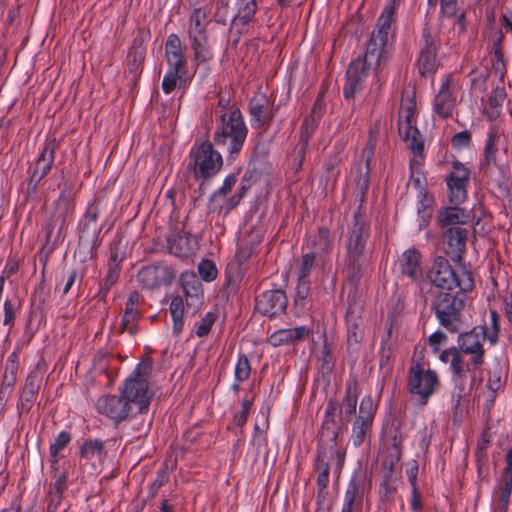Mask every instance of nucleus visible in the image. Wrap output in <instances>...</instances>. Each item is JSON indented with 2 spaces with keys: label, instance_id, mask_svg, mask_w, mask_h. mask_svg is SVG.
I'll use <instances>...</instances> for the list:
<instances>
[{
  "label": "nucleus",
  "instance_id": "nucleus-5",
  "mask_svg": "<svg viewBox=\"0 0 512 512\" xmlns=\"http://www.w3.org/2000/svg\"><path fill=\"white\" fill-rule=\"evenodd\" d=\"M429 279L435 286L444 290L459 288L462 292H467L474 287L470 271L465 268L452 270L448 260L441 256L435 258L429 272Z\"/></svg>",
  "mask_w": 512,
  "mask_h": 512
},
{
  "label": "nucleus",
  "instance_id": "nucleus-15",
  "mask_svg": "<svg viewBox=\"0 0 512 512\" xmlns=\"http://www.w3.org/2000/svg\"><path fill=\"white\" fill-rule=\"evenodd\" d=\"M485 339L477 329L462 333L458 336L457 343L462 353L470 355L471 363L483 364L485 350L483 347Z\"/></svg>",
  "mask_w": 512,
  "mask_h": 512
},
{
  "label": "nucleus",
  "instance_id": "nucleus-27",
  "mask_svg": "<svg viewBox=\"0 0 512 512\" xmlns=\"http://www.w3.org/2000/svg\"><path fill=\"white\" fill-rule=\"evenodd\" d=\"M171 253L178 257H187L196 249V240L185 233H177L169 240Z\"/></svg>",
  "mask_w": 512,
  "mask_h": 512
},
{
  "label": "nucleus",
  "instance_id": "nucleus-13",
  "mask_svg": "<svg viewBox=\"0 0 512 512\" xmlns=\"http://www.w3.org/2000/svg\"><path fill=\"white\" fill-rule=\"evenodd\" d=\"M128 404L129 402H126L122 394L120 396L104 395L97 400L96 409L113 422L119 423L136 415Z\"/></svg>",
  "mask_w": 512,
  "mask_h": 512
},
{
  "label": "nucleus",
  "instance_id": "nucleus-20",
  "mask_svg": "<svg viewBox=\"0 0 512 512\" xmlns=\"http://www.w3.org/2000/svg\"><path fill=\"white\" fill-rule=\"evenodd\" d=\"M55 145V139H48L44 143L31 175V182H35V185L50 171L54 161Z\"/></svg>",
  "mask_w": 512,
  "mask_h": 512
},
{
  "label": "nucleus",
  "instance_id": "nucleus-21",
  "mask_svg": "<svg viewBox=\"0 0 512 512\" xmlns=\"http://www.w3.org/2000/svg\"><path fill=\"white\" fill-rule=\"evenodd\" d=\"M453 390L451 393V406L454 418H461L468 401V389L465 383V373L452 376Z\"/></svg>",
  "mask_w": 512,
  "mask_h": 512
},
{
  "label": "nucleus",
  "instance_id": "nucleus-52",
  "mask_svg": "<svg viewBox=\"0 0 512 512\" xmlns=\"http://www.w3.org/2000/svg\"><path fill=\"white\" fill-rule=\"evenodd\" d=\"M4 308V320L3 324L11 326L16 316L17 308L11 300L6 299L3 305Z\"/></svg>",
  "mask_w": 512,
  "mask_h": 512
},
{
  "label": "nucleus",
  "instance_id": "nucleus-36",
  "mask_svg": "<svg viewBox=\"0 0 512 512\" xmlns=\"http://www.w3.org/2000/svg\"><path fill=\"white\" fill-rule=\"evenodd\" d=\"M268 100L263 95L255 96L250 102V113L255 121L264 123L267 119Z\"/></svg>",
  "mask_w": 512,
  "mask_h": 512
},
{
  "label": "nucleus",
  "instance_id": "nucleus-30",
  "mask_svg": "<svg viewBox=\"0 0 512 512\" xmlns=\"http://www.w3.org/2000/svg\"><path fill=\"white\" fill-rule=\"evenodd\" d=\"M479 333H482L483 338L487 339L491 345H495L499 340L500 326L499 316L495 310H490L489 322L475 327Z\"/></svg>",
  "mask_w": 512,
  "mask_h": 512
},
{
  "label": "nucleus",
  "instance_id": "nucleus-28",
  "mask_svg": "<svg viewBox=\"0 0 512 512\" xmlns=\"http://www.w3.org/2000/svg\"><path fill=\"white\" fill-rule=\"evenodd\" d=\"M470 219V212L459 208L458 205L447 207L441 210L437 216L440 225L465 224Z\"/></svg>",
  "mask_w": 512,
  "mask_h": 512
},
{
  "label": "nucleus",
  "instance_id": "nucleus-16",
  "mask_svg": "<svg viewBox=\"0 0 512 512\" xmlns=\"http://www.w3.org/2000/svg\"><path fill=\"white\" fill-rule=\"evenodd\" d=\"M71 210L72 203L70 196L62 193L55 203V209L51 221L46 226L47 238L49 240L51 238L58 239L61 236L66 224V219L68 218Z\"/></svg>",
  "mask_w": 512,
  "mask_h": 512
},
{
  "label": "nucleus",
  "instance_id": "nucleus-37",
  "mask_svg": "<svg viewBox=\"0 0 512 512\" xmlns=\"http://www.w3.org/2000/svg\"><path fill=\"white\" fill-rule=\"evenodd\" d=\"M138 280L147 288H153L160 284L159 269L156 267L143 268L138 273Z\"/></svg>",
  "mask_w": 512,
  "mask_h": 512
},
{
  "label": "nucleus",
  "instance_id": "nucleus-40",
  "mask_svg": "<svg viewBox=\"0 0 512 512\" xmlns=\"http://www.w3.org/2000/svg\"><path fill=\"white\" fill-rule=\"evenodd\" d=\"M348 323V333H347V341L349 348L357 349L361 340H362V332L359 328V325L355 320H352L351 317L347 318Z\"/></svg>",
  "mask_w": 512,
  "mask_h": 512
},
{
  "label": "nucleus",
  "instance_id": "nucleus-18",
  "mask_svg": "<svg viewBox=\"0 0 512 512\" xmlns=\"http://www.w3.org/2000/svg\"><path fill=\"white\" fill-rule=\"evenodd\" d=\"M180 280L183 292L186 297L187 309H191L192 313H194L202 304V284L196 274L193 272L182 273Z\"/></svg>",
  "mask_w": 512,
  "mask_h": 512
},
{
  "label": "nucleus",
  "instance_id": "nucleus-22",
  "mask_svg": "<svg viewBox=\"0 0 512 512\" xmlns=\"http://www.w3.org/2000/svg\"><path fill=\"white\" fill-rule=\"evenodd\" d=\"M311 330L306 326H299L288 329H279L269 337V343L274 346L294 344L310 334Z\"/></svg>",
  "mask_w": 512,
  "mask_h": 512
},
{
  "label": "nucleus",
  "instance_id": "nucleus-33",
  "mask_svg": "<svg viewBox=\"0 0 512 512\" xmlns=\"http://www.w3.org/2000/svg\"><path fill=\"white\" fill-rule=\"evenodd\" d=\"M237 6V13L233 16L232 19V23L235 26L238 24L244 25L249 22L257 10V4L255 0H239Z\"/></svg>",
  "mask_w": 512,
  "mask_h": 512
},
{
  "label": "nucleus",
  "instance_id": "nucleus-10",
  "mask_svg": "<svg viewBox=\"0 0 512 512\" xmlns=\"http://www.w3.org/2000/svg\"><path fill=\"white\" fill-rule=\"evenodd\" d=\"M470 181L469 169L460 162H454L446 177L448 198L451 204L460 205L467 198V185Z\"/></svg>",
  "mask_w": 512,
  "mask_h": 512
},
{
  "label": "nucleus",
  "instance_id": "nucleus-42",
  "mask_svg": "<svg viewBox=\"0 0 512 512\" xmlns=\"http://www.w3.org/2000/svg\"><path fill=\"white\" fill-rule=\"evenodd\" d=\"M512 493V474L511 473H503L502 475V483L499 487V500L504 508L508 505L510 501V496Z\"/></svg>",
  "mask_w": 512,
  "mask_h": 512
},
{
  "label": "nucleus",
  "instance_id": "nucleus-29",
  "mask_svg": "<svg viewBox=\"0 0 512 512\" xmlns=\"http://www.w3.org/2000/svg\"><path fill=\"white\" fill-rule=\"evenodd\" d=\"M362 496L361 482L356 478L351 479L345 493L342 512H352L360 507Z\"/></svg>",
  "mask_w": 512,
  "mask_h": 512
},
{
  "label": "nucleus",
  "instance_id": "nucleus-60",
  "mask_svg": "<svg viewBox=\"0 0 512 512\" xmlns=\"http://www.w3.org/2000/svg\"><path fill=\"white\" fill-rule=\"evenodd\" d=\"M446 336L441 332H435L429 337V345L431 346L434 353H437L440 346L445 342Z\"/></svg>",
  "mask_w": 512,
  "mask_h": 512
},
{
  "label": "nucleus",
  "instance_id": "nucleus-25",
  "mask_svg": "<svg viewBox=\"0 0 512 512\" xmlns=\"http://www.w3.org/2000/svg\"><path fill=\"white\" fill-rule=\"evenodd\" d=\"M139 301V294L137 292H132L125 304V311L121 321V329L122 331L129 332L131 335L135 333L134 323L139 318Z\"/></svg>",
  "mask_w": 512,
  "mask_h": 512
},
{
  "label": "nucleus",
  "instance_id": "nucleus-31",
  "mask_svg": "<svg viewBox=\"0 0 512 512\" xmlns=\"http://www.w3.org/2000/svg\"><path fill=\"white\" fill-rule=\"evenodd\" d=\"M439 359L443 363H447L450 361V369L452 371V376L461 375L465 373V361L463 360L461 354L456 348H450L443 350Z\"/></svg>",
  "mask_w": 512,
  "mask_h": 512
},
{
  "label": "nucleus",
  "instance_id": "nucleus-49",
  "mask_svg": "<svg viewBox=\"0 0 512 512\" xmlns=\"http://www.w3.org/2000/svg\"><path fill=\"white\" fill-rule=\"evenodd\" d=\"M99 215V211L97 207H90L85 215L83 227L86 231H91L93 236H95L98 232V226H97V218Z\"/></svg>",
  "mask_w": 512,
  "mask_h": 512
},
{
  "label": "nucleus",
  "instance_id": "nucleus-19",
  "mask_svg": "<svg viewBox=\"0 0 512 512\" xmlns=\"http://www.w3.org/2000/svg\"><path fill=\"white\" fill-rule=\"evenodd\" d=\"M424 47L421 49L417 66L419 73L425 75L431 73L436 68V44L435 37L425 29L423 31Z\"/></svg>",
  "mask_w": 512,
  "mask_h": 512
},
{
  "label": "nucleus",
  "instance_id": "nucleus-6",
  "mask_svg": "<svg viewBox=\"0 0 512 512\" xmlns=\"http://www.w3.org/2000/svg\"><path fill=\"white\" fill-rule=\"evenodd\" d=\"M208 24L207 11L195 8L189 18L187 34L195 60L198 62H206L212 58L206 31Z\"/></svg>",
  "mask_w": 512,
  "mask_h": 512
},
{
  "label": "nucleus",
  "instance_id": "nucleus-35",
  "mask_svg": "<svg viewBox=\"0 0 512 512\" xmlns=\"http://www.w3.org/2000/svg\"><path fill=\"white\" fill-rule=\"evenodd\" d=\"M418 253L415 250H406L399 259L402 274L414 279L418 269Z\"/></svg>",
  "mask_w": 512,
  "mask_h": 512
},
{
  "label": "nucleus",
  "instance_id": "nucleus-56",
  "mask_svg": "<svg viewBox=\"0 0 512 512\" xmlns=\"http://www.w3.org/2000/svg\"><path fill=\"white\" fill-rule=\"evenodd\" d=\"M251 406H252V402L250 400H244L242 402V410H241L240 413H238L235 416V423L238 426H242V425H244L246 423V421L248 419V415H249L250 409H251Z\"/></svg>",
  "mask_w": 512,
  "mask_h": 512
},
{
  "label": "nucleus",
  "instance_id": "nucleus-32",
  "mask_svg": "<svg viewBox=\"0 0 512 512\" xmlns=\"http://www.w3.org/2000/svg\"><path fill=\"white\" fill-rule=\"evenodd\" d=\"M432 198L428 196L427 192L419 187L417 192V212L420 217L419 227H425L431 218L432 211Z\"/></svg>",
  "mask_w": 512,
  "mask_h": 512
},
{
  "label": "nucleus",
  "instance_id": "nucleus-43",
  "mask_svg": "<svg viewBox=\"0 0 512 512\" xmlns=\"http://www.w3.org/2000/svg\"><path fill=\"white\" fill-rule=\"evenodd\" d=\"M103 452V442L101 440H88L81 447V455L85 458L100 457Z\"/></svg>",
  "mask_w": 512,
  "mask_h": 512
},
{
  "label": "nucleus",
  "instance_id": "nucleus-62",
  "mask_svg": "<svg viewBox=\"0 0 512 512\" xmlns=\"http://www.w3.org/2000/svg\"><path fill=\"white\" fill-rule=\"evenodd\" d=\"M246 190H247V186L241 185L240 191L230 199L229 205L227 207L228 210L233 209L240 202V200L244 196Z\"/></svg>",
  "mask_w": 512,
  "mask_h": 512
},
{
  "label": "nucleus",
  "instance_id": "nucleus-12",
  "mask_svg": "<svg viewBox=\"0 0 512 512\" xmlns=\"http://www.w3.org/2000/svg\"><path fill=\"white\" fill-rule=\"evenodd\" d=\"M437 384L438 378L435 372L424 369L420 364L411 367L409 377L411 393L420 396L422 400H426L434 393Z\"/></svg>",
  "mask_w": 512,
  "mask_h": 512
},
{
  "label": "nucleus",
  "instance_id": "nucleus-51",
  "mask_svg": "<svg viewBox=\"0 0 512 512\" xmlns=\"http://www.w3.org/2000/svg\"><path fill=\"white\" fill-rule=\"evenodd\" d=\"M214 321V315L212 313H207L199 322L195 324L194 331L196 335L199 337L206 336L209 333Z\"/></svg>",
  "mask_w": 512,
  "mask_h": 512
},
{
  "label": "nucleus",
  "instance_id": "nucleus-53",
  "mask_svg": "<svg viewBox=\"0 0 512 512\" xmlns=\"http://www.w3.org/2000/svg\"><path fill=\"white\" fill-rule=\"evenodd\" d=\"M317 118L314 115L306 117L302 124L301 140L307 141L316 126Z\"/></svg>",
  "mask_w": 512,
  "mask_h": 512
},
{
  "label": "nucleus",
  "instance_id": "nucleus-46",
  "mask_svg": "<svg viewBox=\"0 0 512 512\" xmlns=\"http://www.w3.org/2000/svg\"><path fill=\"white\" fill-rule=\"evenodd\" d=\"M198 272L206 282L213 281L217 276V268L211 260H202L198 265Z\"/></svg>",
  "mask_w": 512,
  "mask_h": 512
},
{
  "label": "nucleus",
  "instance_id": "nucleus-3",
  "mask_svg": "<svg viewBox=\"0 0 512 512\" xmlns=\"http://www.w3.org/2000/svg\"><path fill=\"white\" fill-rule=\"evenodd\" d=\"M247 129L240 111L231 107L220 116V124L214 134V142L218 146L227 147L230 153L242 149Z\"/></svg>",
  "mask_w": 512,
  "mask_h": 512
},
{
  "label": "nucleus",
  "instance_id": "nucleus-14",
  "mask_svg": "<svg viewBox=\"0 0 512 512\" xmlns=\"http://www.w3.org/2000/svg\"><path fill=\"white\" fill-rule=\"evenodd\" d=\"M464 306L463 296L457 297L444 294L436 305V315L440 323L447 329L456 330L457 313Z\"/></svg>",
  "mask_w": 512,
  "mask_h": 512
},
{
  "label": "nucleus",
  "instance_id": "nucleus-63",
  "mask_svg": "<svg viewBox=\"0 0 512 512\" xmlns=\"http://www.w3.org/2000/svg\"><path fill=\"white\" fill-rule=\"evenodd\" d=\"M486 385L489 390L497 391L501 386L500 376L497 374L490 375Z\"/></svg>",
  "mask_w": 512,
  "mask_h": 512
},
{
  "label": "nucleus",
  "instance_id": "nucleus-38",
  "mask_svg": "<svg viewBox=\"0 0 512 512\" xmlns=\"http://www.w3.org/2000/svg\"><path fill=\"white\" fill-rule=\"evenodd\" d=\"M482 365L483 364L471 363V361L469 363H465V375L468 373L470 376L469 390L478 388L481 385L484 379Z\"/></svg>",
  "mask_w": 512,
  "mask_h": 512
},
{
  "label": "nucleus",
  "instance_id": "nucleus-9",
  "mask_svg": "<svg viewBox=\"0 0 512 512\" xmlns=\"http://www.w3.org/2000/svg\"><path fill=\"white\" fill-rule=\"evenodd\" d=\"M376 410L377 405L373 397L371 395L364 396L359 405L358 416L352 424L351 440L354 446H360L369 434Z\"/></svg>",
  "mask_w": 512,
  "mask_h": 512
},
{
  "label": "nucleus",
  "instance_id": "nucleus-34",
  "mask_svg": "<svg viewBox=\"0 0 512 512\" xmlns=\"http://www.w3.org/2000/svg\"><path fill=\"white\" fill-rule=\"evenodd\" d=\"M358 401L357 386L355 383H350L346 388V395L343 399L340 412L347 420H350L356 413Z\"/></svg>",
  "mask_w": 512,
  "mask_h": 512
},
{
  "label": "nucleus",
  "instance_id": "nucleus-64",
  "mask_svg": "<svg viewBox=\"0 0 512 512\" xmlns=\"http://www.w3.org/2000/svg\"><path fill=\"white\" fill-rule=\"evenodd\" d=\"M504 307L508 320L512 323V291L505 296Z\"/></svg>",
  "mask_w": 512,
  "mask_h": 512
},
{
  "label": "nucleus",
  "instance_id": "nucleus-41",
  "mask_svg": "<svg viewBox=\"0 0 512 512\" xmlns=\"http://www.w3.org/2000/svg\"><path fill=\"white\" fill-rule=\"evenodd\" d=\"M506 98V93L503 87H496L488 99V105L491 109L490 117H496L499 114L498 108L502 105Z\"/></svg>",
  "mask_w": 512,
  "mask_h": 512
},
{
  "label": "nucleus",
  "instance_id": "nucleus-50",
  "mask_svg": "<svg viewBox=\"0 0 512 512\" xmlns=\"http://www.w3.org/2000/svg\"><path fill=\"white\" fill-rule=\"evenodd\" d=\"M429 6L436 7L440 4L441 14L451 18L456 13V0H428Z\"/></svg>",
  "mask_w": 512,
  "mask_h": 512
},
{
  "label": "nucleus",
  "instance_id": "nucleus-11",
  "mask_svg": "<svg viewBox=\"0 0 512 512\" xmlns=\"http://www.w3.org/2000/svg\"><path fill=\"white\" fill-rule=\"evenodd\" d=\"M457 82L451 75H446L434 97L433 111L441 118H447L457 103Z\"/></svg>",
  "mask_w": 512,
  "mask_h": 512
},
{
  "label": "nucleus",
  "instance_id": "nucleus-57",
  "mask_svg": "<svg viewBox=\"0 0 512 512\" xmlns=\"http://www.w3.org/2000/svg\"><path fill=\"white\" fill-rule=\"evenodd\" d=\"M331 453H328L327 451H319L317 462H316V470L318 473L320 472H326L329 473V463L328 459Z\"/></svg>",
  "mask_w": 512,
  "mask_h": 512
},
{
  "label": "nucleus",
  "instance_id": "nucleus-59",
  "mask_svg": "<svg viewBox=\"0 0 512 512\" xmlns=\"http://www.w3.org/2000/svg\"><path fill=\"white\" fill-rule=\"evenodd\" d=\"M236 180H237V177L236 175L234 174H231V175H228L224 181H223V184L222 186L218 189V191L215 193V196H218V195H223L225 196L228 192L231 191L232 187L235 185L236 183Z\"/></svg>",
  "mask_w": 512,
  "mask_h": 512
},
{
  "label": "nucleus",
  "instance_id": "nucleus-1",
  "mask_svg": "<svg viewBox=\"0 0 512 512\" xmlns=\"http://www.w3.org/2000/svg\"><path fill=\"white\" fill-rule=\"evenodd\" d=\"M397 2L400 0H393L383 9L378 19L377 29L373 31L368 42L364 57L357 58L350 63L343 89L346 99H351L358 94L363 88L365 77L379 67L385 47L393 34L392 23Z\"/></svg>",
  "mask_w": 512,
  "mask_h": 512
},
{
  "label": "nucleus",
  "instance_id": "nucleus-26",
  "mask_svg": "<svg viewBox=\"0 0 512 512\" xmlns=\"http://www.w3.org/2000/svg\"><path fill=\"white\" fill-rule=\"evenodd\" d=\"M379 132V126H374L369 133V140L367 146L365 148L366 159L364 167L361 168L359 176L356 178V184L358 188L364 192L368 188L369 180H368V172H369V162L370 157L374 152V147L376 144V137Z\"/></svg>",
  "mask_w": 512,
  "mask_h": 512
},
{
  "label": "nucleus",
  "instance_id": "nucleus-58",
  "mask_svg": "<svg viewBox=\"0 0 512 512\" xmlns=\"http://www.w3.org/2000/svg\"><path fill=\"white\" fill-rule=\"evenodd\" d=\"M171 316L180 317L184 315V302L181 296H176L170 304Z\"/></svg>",
  "mask_w": 512,
  "mask_h": 512
},
{
  "label": "nucleus",
  "instance_id": "nucleus-24",
  "mask_svg": "<svg viewBox=\"0 0 512 512\" xmlns=\"http://www.w3.org/2000/svg\"><path fill=\"white\" fill-rule=\"evenodd\" d=\"M466 238L467 231L460 227H451L446 231L448 245L447 254H449L452 259L456 261L461 259L466 245Z\"/></svg>",
  "mask_w": 512,
  "mask_h": 512
},
{
  "label": "nucleus",
  "instance_id": "nucleus-39",
  "mask_svg": "<svg viewBox=\"0 0 512 512\" xmlns=\"http://www.w3.org/2000/svg\"><path fill=\"white\" fill-rule=\"evenodd\" d=\"M70 440H71L70 435L67 432L62 431L57 435L54 442L51 443L49 450H50L51 462L53 464H56L58 462L59 452L67 446V444L70 442Z\"/></svg>",
  "mask_w": 512,
  "mask_h": 512
},
{
  "label": "nucleus",
  "instance_id": "nucleus-48",
  "mask_svg": "<svg viewBox=\"0 0 512 512\" xmlns=\"http://www.w3.org/2000/svg\"><path fill=\"white\" fill-rule=\"evenodd\" d=\"M313 243H314V251L312 253H315V256L319 253L326 252L329 248V232H328V230L327 229H319L317 235L315 236Z\"/></svg>",
  "mask_w": 512,
  "mask_h": 512
},
{
  "label": "nucleus",
  "instance_id": "nucleus-4",
  "mask_svg": "<svg viewBox=\"0 0 512 512\" xmlns=\"http://www.w3.org/2000/svg\"><path fill=\"white\" fill-rule=\"evenodd\" d=\"M222 166V156L210 142H198L191 148L188 169L195 179L206 180L214 177Z\"/></svg>",
  "mask_w": 512,
  "mask_h": 512
},
{
  "label": "nucleus",
  "instance_id": "nucleus-61",
  "mask_svg": "<svg viewBox=\"0 0 512 512\" xmlns=\"http://www.w3.org/2000/svg\"><path fill=\"white\" fill-rule=\"evenodd\" d=\"M67 477L65 474H59L53 483V489L61 494L66 486Z\"/></svg>",
  "mask_w": 512,
  "mask_h": 512
},
{
  "label": "nucleus",
  "instance_id": "nucleus-55",
  "mask_svg": "<svg viewBox=\"0 0 512 512\" xmlns=\"http://www.w3.org/2000/svg\"><path fill=\"white\" fill-rule=\"evenodd\" d=\"M470 142V133L467 131H462L455 134L452 138V146L457 149H461L463 147L468 146Z\"/></svg>",
  "mask_w": 512,
  "mask_h": 512
},
{
  "label": "nucleus",
  "instance_id": "nucleus-17",
  "mask_svg": "<svg viewBox=\"0 0 512 512\" xmlns=\"http://www.w3.org/2000/svg\"><path fill=\"white\" fill-rule=\"evenodd\" d=\"M287 300L282 290H268L261 293L256 300L257 310L264 315L275 316L284 311Z\"/></svg>",
  "mask_w": 512,
  "mask_h": 512
},
{
  "label": "nucleus",
  "instance_id": "nucleus-47",
  "mask_svg": "<svg viewBox=\"0 0 512 512\" xmlns=\"http://www.w3.org/2000/svg\"><path fill=\"white\" fill-rule=\"evenodd\" d=\"M180 70L181 69L170 68V70L164 75L162 80V89L166 94L171 93L177 87Z\"/></svg>",
  "mask_w": 512,
  "mask_h": 512
},
{
  "label": "nucleus",
  "instance_id": "nucleus-7",
  "mask_svg": "<svg viewBox=\"0 0 512 512\" xmlns=\"http://www.w3.org/2000/svg\"><path fill=\"white\" fill-rule=\"evenodd\" d=\"M368 237V228L363 217L355 215L354 223L349 229L346 251L348 275L354 277L364 262V249Z\"/></svg>",
  "mask_w": 512,
  "mask_h": 512
},
{
  "label": "nucleus",
  "instance_id": "nucleus-44",
  "mask_svg": "<svg viewBox=\"0 0 512 512\" xmlns=\"http://www.w3.org/2000/svg\"><path fill=\"white\" fill-rule=\"evenodd\" d=\"M251 372L250 363L246 356L242 355L238 358V361L234 369V377L237 382H243L248 379Z\"/></svg>",
  "mask_w": 512,
  "mask_h": 512
},
{
  "label": "nucleus",
  "instance_id": "nucleus-8",
  "mask_svg": "<svg viewBox=\"0 0 512 512\" xmlns=\"http://www.w3.org/2000/svg\"><path fill=\"white\" fill-rule=\"evenodd\" d=\"M416 102L413 92L406 91L402 97L399 110V133L403 135L413 152L417 155L423 150V144L418 139V131L415 128Z\"/></svg>",
  "mask_w": 512,
  "mask_h": 512
},
{
  "label": "nucleus",
  "instance_id": "nucleus-54",
  "mask_svg": "<svg viewBox=\"0 0 512 512\" xmlns=\"http://www.w3.org/2000/svg\"><path fill=\"white\" fill-rule=\"evenodd\" d=\"M310 282L309 280H298V284L296 287V298L295 301L297 304L304 301L309 293Z\"/></svg>",
  "mask_w": 512,
  "mask_h": 512
},
{
  "label": "nucleus",
  "instance_id": "nucleus-2",
  "mask_svg": "<svg viewBox=\"0 0 512 512\" xmlns=\"http://www.w3.org/2000/svg\"><path fill=\"white\" fill-rule=\"evenodd\" d=\"M151 369L152 364L149 361L138 364L121 389L122 396L129 402L128 405L135 414L147 410L153 397V392L148 386Z\"/></svg>",
  "mask_w": 512,
  "mask_h": 512
},
{
  "label": "nucleus",
  "instance_id": "nucleus-23",
  "mask_svg": "<svg viewBox=\"0 0 512 512\" xmlns=\"http://www.w3.org/2000/svg\"><path fill=\"white\" fill-rule=\"evenodd\" d=\"M166 60L170 68L182 69L186 64L182 43L176 34L168 36L165 44Z\"/></svg>",
  "mask_w": 512,
  "mask_h": 512
},
{
  "label": "nucleus",
  "instance_id": "nucleus-45",
  "mask_svg": "<svg viewBox=\"0 0 512 512\" xmlns=\"http://www.w3.org/2000/svg\"><path fill=\"white\" fill-rule=\"evenodd\" d=\"M315 253H306L303 255L298 272V280H308V276L314 266Z\"/></svg>",
  "mask_w": 512,
  "mask_h": 512
}]
</instances>
